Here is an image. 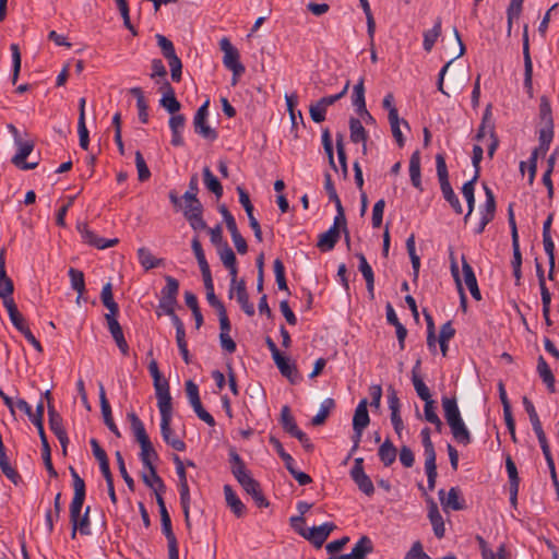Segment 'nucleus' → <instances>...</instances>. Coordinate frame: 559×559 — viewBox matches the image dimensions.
<instances>
[{
    "mask_svg": "<svg viewBox=\"0 0 559 559\" xmlns=\"http://www.w3.org/2000/svg\"><path fill=\"white\" fill-rule=\"evenodd\" d=\"M338 239L340 230H336L335 227H330L329 230L320 235L317 246L322 251H330L334 248Z\"/></svg>",
    "mask_w": 559,
    "mask_h": 559,
    "instance_id": "obj_37",
    "label": "nucleus"
},
{
    "mask_svg": "<svg viewBox=\"0 0 559 559\" xmlns=\"http://www.w3.org/2000/svg\"><path fill=\"white\" fill-rule=\"evenodd\" d=\"M173 418V411L160 413V433L163 440L176 451H185L186 443L174 435L170 427Z\"/></svg>",
    "mask_w": 559,
    "mask_h": 559,
    "instance_id": "obj_8",
    "label": "nucleus"
},
{
    "mask_svg": "<svg viewBox=\"0 0 559 559\" xmlns=\"http://www.w3.org/2000/svg\"><path fill=\"white\" fill-rule=\"evenodd\" d=\"M477 179H478V171H475L474 177L471 180H468L467 182H465L462 187V194L465 198L466 203H467V213L465 215V221H467V218L471 216V214L474 211V206H475L474 186H475V182L477 181Z\"/></svg>",
    "mask_w": 559,
    "mask_h": 559,
    "instance_id": "obj_36",
    "label": "nucleus"
},
{
    "mask_svg": "<svg viewBox=\"0 0 559 559\" xmlns=\"http://www.w3.org/2000/svg\"><path fill=\"white\" fill-rule=\"evenodd\" d=\"M78 228L83 241L91 246L96 247L97 249L110 248L118 243L117 238L106 240L104 238L98 237L94 231L88 229L86 225H80Z\"/></svg>",
    "mask_w": 559,
    "mask_h": 559,
    "instance_id": "obj_18",
    "label": "nucleus"
},
{
    "mask_svg": "<svg viewBox=\"0 0 559 559\" xmlns=\"http://www.w3.org/2000/svg\"><path fill=\"white\" fill-rule=\"evenodd\" d=\"M229 459L231 463V473L236 479L248 473L243 461L235 450L229 451Z\"/></svg>",
    "mask_w": 559,
    "mask_h": 559,
    "instance_id": "obj_54",
    "label": "nucleus"
},
{
    "mask_svg": "<svg viewBox=\"0 0 559 559\" xmlns=\"http://www.w3.org/2000/svg\"><path fill=\"white\" fill-rule=\"evenodd\" d=\"M191 247H192L193 253H194V255H195V258L198 260L201 273L205 274V273L211 272L209 263H207V261L205 259L204 251L202 249L201 242H200L198 237H194L192 239Z\"/></svg>",
    "mask_w": 559,
    "mask_h": 559,
    "instance_id": "obj_53",
    "label": "nucleus"
},
{
    "mask_svg": "<svg viewBox=\"0 0 559 559\" xmlns=\"http://www.w3.org/2000/svg\"><path fill=\"white\" fill-rule=\"evenodd\" d=\"M335 406V403H334V400L333 399H325L322 403H321V406H320V409L318 412V414L312 418V425L313 426H320L322 425L330 412L334 408Z\"/></svg>",
    "mask_w": 559,
    "mask_h": 559,
    "instance_id": "obj_52",
    "label": "nucleus"
},
{
    "mask_svg": "<svg viewBox=\"0 0 559 559\" xmlns=\"http://www.w3.org/2000/svg\"><path fill=\"white\" fill-rule=\"evenodd\" d=\"M100 299L104 306L109 310L107 314H118L119 307L114 300L111 283H107L103 286Z\"/></svg>",
    "mask_w": 559,
    "mask_h": 559,
    "instance_id": "obj_44",
    "label": "nucleus"
},
{
    "mask_svg": "<svg viewBox=\"0 0 559 559\" xmlns=\"http://www.w3.org/2000/svg\"><path fill=\"white\" fill-rule=\"evenodd\" d=\"M116 460H117V464H118V468H119V472L123 478V480L126 481L128 488L133 491L134 490V480L133 478L129 475L127 468H126V464H124V460L122 457V454L120 451H117L116 454Z\"/></svg>",
    "mask_w": 559,
    "mask_h": 559,
    "instance_id": "obj_63",
    "label": "nucleus"
},
{
    "mask_svg": "<svg viewBox=\"0 0 559 559\" xmlns=\"http://www.w3.org/2000/svg\"><path fill=\"white\" fill-rule=\"evenodd\" d=\"M409 177L412 185L423 191L421 175H420V154L418 151L414 152L409 159Z\"/></svg>",
    "mask_w": 559,
    "mask_h": 559,
    "instance_id": "obj_35",
    "label": "nucleus"
},
{
    "mask_svg": "<svg viewBox=\"0 0 559 559\" xmlns=\"http://www.w3.org/2000/svg\"><path fill=\"white\" fill-rule=\"evenodd\" d=\"M44 396L48 401V415H49V426L52 432L56 435V437H61L62 432H66L63 426H62V418L60 415L55 411L53 406L50 404V391H46Z\"/></svg>",
    "mask_w": 559,
    "mask_h": 559,
    "instance_id": "obj_30",
    "label": "nucleus"
},
{
    "mask_svg": "<svg viewBox=\"0 0 559 559\" xmlns=\"http://www.w3.org/2000/svg\"><path fill=\"white\" fill-rule=\"evenodd\" d=\"M428 518L433 528V533L438 538H442L445 533L444 522L442 515L439 512L437 503L430 498Z\"/></svg>",
    "mask_w": 559,
    "mask_h": 559,
    "instance_id": "obj_26",
    "label": "nucleus"
},
{
    "mask_svg": "<svg viewBox=\"0 0 559 559\" xmlns=\"http://www.w3.org/2000/svg\"><path fill=\"white\" fill-rule=\"evenodd\" d=\"M71 476L73 479L74 495L70 504V522L73 524L81 516L84 499H85V483L79 476L73 467H70Z\"/></svg>",
    "mask_w": 559,
    "mask_h": 559,
    "instance_id": "obj_5",
    "label": "nucleus"
},
{
    "mask_svg": "<svg viewBox=\"0 0 559 559\" xmlns=\"http://www.w3.org/2000/svg\"><path fill=\"white\" fill-rule=\"evenodd\" d=\"M238 483L242 486V488L252 496L254 502L258 507H266L269 503L266 499L264 498L259 483L251 477V475L248 473L243 474L242 476L237 478Z\"/></svg>",
    "mask_w": 559,
    "mask_h": 559,
    "instance_id": "obj_15",
    "label": "nucleus"
},
{
    "mask_svg": "<svg viewBox=\"0 0 559 559\" xmlns=\"http://www.w3.org/2000/svg\"><path fill=\"white\" fill-rule=\"evenodd\" d=\"M438 495L444 511H457L464 509V501L460 498L459 488L452 487L447 495L443 489H440Z\"/></svg>",
    "mask_w": 559,
    "mask_h": 559,
    "instance_id": "obj_19",
    "label": "nucleus"
},
{
    "mask_svg": "<svg viewBox=\"0 0 559 559\" xmlns=\"http://www.w3.org/2000/svg\"><path fill=\"white\" fill-rule=\"evenodd\" d=\"M419 365H420V361L418 360L416 362V366L413 368L412 381H413V384H414V388H415V391H416L417 395L424 402H426V401H430L432 399H431V394H430V391H429L428 386L425 384L423 379L417 374V368L419 367Z\"/></svg>",
    "mask_w": 559,
    "mask_h": 559,
    "instance_id": "obj_40",
    "label": "nucleus"
},
{
    "mask_svg": "<svg viewBox=\"0 0 559 559\" xmlns=\"http://www.w3.org/2000/svg\"><path fill=\"white\" fill-rule=\"evenodd\" d=\"M356 257L359 260V271L361 272L366 285L367 290L371 298H373V290H374V275L371 266L369 265L366 257L362 253H357Z\"/></svg>",
    "mask_w": 559,
    "mask_h": 559,
    "instance_id": "obj_31",
    "label": "nucleus"
},
{
    "mask_svg": "<svg viewBox=\"0 0 559 559\" xmlns=\"http://www.w3.org/2000/svg\"><path fill=\"white\" fill-rule=\"evenodd\" d=\"M441 404L444 418L451 429L454 440L463 445L469 444L472 442V436L461 416L456 397L443 396Z\"/></svg>",
    "mask_w": 559,
    "mask_h": 559,
    "instance_id": "obj_1",
    "label": "nucleus"
},
{
    "mask_svg": "<svg viewBox=\"0 0 559 559\" xmlns=\"http://www.w3.org/2000/svg\"><path fill=\"white\" fill-rule=\"evenodd\" d=\"M224 495L227 506L231 509L235 515L238 518L242 516L245 514L246 507L229 485L224 486Z\"/></svg>",
    "mask_w": 559,
    "mask_h": 559,
    "instance_id": "obj_33",
    "label": "nucleus"
},
{
    "mask_svg": "<svg viewBox=\"0 0 559 559\" xmlns=\"http://www.w3.org/2000/svg\"><path fill=\"white\" fill-rule=\"evenodd\" d=\"M554 138V126H544L539 130V145L536 147L532 155L538 157L539 155L545 156L547 151L549 150L550 143Z\"/></svg>",
    "mask_w": 559,
    "mask_h": 559,
    "instance_id": "obj_29",
    "label": "nucleus"
},
{
    "mask_svg": "<svg viewBox=\"0 0 559 559\" xmlns=\"http://www.w3.org/2000/svg\"><path fill=\"white\" fill-rule=\"evenodd\" d=\"M233 297H236L238 304L247 316L252 317L254 314L255 310L253 305L249 301V296L243 281H236L235 284L231 283L229 298Z\"/></svg>",
    "mask_w": 559,
    "mask_h": 559,
    "instance_id": "obj_14",
    "label": "nucleus"
},
{
    "mask_svg": "<svg viewBox=\"0 0 559 559\" xmlns=\"http://www.w3.org/2000/svg\"><path fill=\"white\" fill-rule=\"evenodd\" d=\"M336 528L332 522L323 523L307 530H299V534L310 540L316 547H321L329 535Z\"/></svg>",
    "mask_w": 559,
    "mask_h": 559,
    "instance_id": "obj_10",
    "label": "nucleus"
},
{
    "mask_svg": "<svg viewBox=\"0 0 559 559\" xmlns=\"http://www.w3.org/2000/svg\"><path fill=\"white\" fill-rule=\"evenodd\" d=\"M162 531L167 538L169 559L179 557L177 538L173 532L171 520L168 511L160 512Z\"/></svg>",
    "mask_w": 559,
    "mask_h": 559,
    "instance_id": "obj_16",
    "label": "nucleus"
},
{
    "mask_svg": "<svg viewBox=\"0 0 559 559\" xmlns=\"http://www.w3.org/2000/svg\"><path fill=\"white\" fill-rule=\"evenodd\" d=\"M166 285L160 290V298L157 308V316L160 317L163 313H173V309L176 308L179 294V282L170 276L165 275Z\"/></svg>",
    "mask_w": 559,
    "mask_h": 559,
    "instance_id": "obj_4",
    "label": "nucleus"
},
{
    "mask_svg": "<svg viewBox=\"0 0 559 559\" xmlns=\"http://www.w3.org/2000/svg\"><path fill=\"white\" fill-rule=\"evenodd\" d=\"M88 513H90V507H87L85 509L84 514L81 515L79 518V520L72 524V533H71V537L72 538H75L76 531H80L81 534H88L90 533V530H88L90 528Z\"/></svg>",
    "mask_w": 559,
    "mask_h": 559,
    "instance_id": "obj_55",
    "label": "nucleus"
},
{
    "mask_svg": "<svg viewBox=\"0 0 559 559\" xmlns=\"http://www.w3.org/2000/svg\"><path fill=\"white\" fill-rule=\"evenodd\" d=\"M135 166L138 170V176L140 181H146L151 177V171L143 158V155L140 151L135 152Z\"/></svg>",
    "mask_w": 559,
    "mask_h": 559,
    "instance_id": "obj_60",
    "label": "nucleus"
},
{
    "mask_svg": "<svg viewBox=\"0 0 559 559\" xmlns=\"http://www.w3.org/2000/svg\"><path fill=\"white\" fill-rule=\"evenodd\" d=\"M219 48L224 52L223 63L224 66L234 73L235 78H239L245 73V67L239 61V52L231 45L230 40L227 37H223L219 40Z\"/></svg>",
    "mask_w": 559,
    "mask_h": 559,
    "instance_id": "obj_6",
    "label": "nucleus"
},
{
    "mask_svg": "<svg viewBox=\"0 0 559 559\" xmlns=\"http://www.w3.org/2000/svg\"><path fill=\"white\" fill-rule=\"evenodd\" d=\"M441 35V19H437L431 29L424 32L423 46L427 52H430L436 41Z\"/></svg>",
    "mask_w": 559,
    "mask_h": 559,
    "instance_id": "obj_41",
    "label": "nucleus"
},
{
    "mask_svg": "<svg viewBox=\"0 0 559 559\" xmlns=\"http://www.w3.org/2000/svg\"><path fill=\"white\" fill-rule=\"evenodd\" d=\"M237 192L239 195V202L243 206V209L247 213V216L249 218V224H252V222H258L253 215V205L250 201L249 194L241 187H237Z\"/></svg>",
    "mask_w": 559,
    "mask_h": 559,
    "instance_id": "obj_56",
    "label": "nucleus"
},
{
    "mask_svg": "<svg viewBox=\"0 0 559 559\" xmlns=\"http://www.w3.org/2000/svg\"><path fill=\"white\" fill-rule=\"evenodd\" d=\"M159 413L173 411L169 383L162 376L153 379Z\"/></svg>",
    "mask_w": 559,
    "mask_h": 559,
    "instance_id": "obj_13",
    "label": "nucleus"
},
{
    "mask_svg": "<svg viewBox=\"0 0 559 559\" xmlns=\"http://www.w3.org/2000/svg\"><path fill=\"white\" fill-rule=\"evenodd\" d=\"M138 258L140 264L147 271L154 267H158L163 264V259L155 258L152 252L146 248H140L138 250Z\"/></svg>",
    "mask_w": 559,
    "mask_h": 559,
    "instance_id": "obj_42",
    "label": "nucleus"
},
{
    "mask_svg": "<svg viewBox=\"0 0 559 559\" xmlns=\"http://www.w3.org/2000/svg\"><path fill=\"white\" fill-rule=\"evenodd\" d=\"M372 550L373 545L371 539L368 536H361L349 554L354 559H365Z\"/></svg>",
    "mask_w": 559,
    "mask_h": 559,
    "instance_id": "obj_38",
    "label": "nucleus"
},
{
    "mask_svg": "<svg viewBox=\"0 0 559 559\" xmlns=\"http://www.w3.org/2000/svg\"><path fill=\"white\" fill-rule=\"evenodd\" d=\"M276 367L278 368L282 376L287 378L290 383L295 384L300 380V374L295 364L289 362V360L283 355L278 356V358L274 359Z\"/></svg>",
    "mask_w": 559,
    "mask_h": 559,
    "instance_id": "obj_24",
    "label": "nucleus"
},
{
    "mask_svg": "<svg viewBox=\"0 0 559 559\" xmlns=\"http://www.w3.org/2000/svg\"><path fill=\"white\" fill-rule=\"evenodd\" d=\"M14 285L12 280L7 275L5 271V257L4 249L0 250V298L3 301L4 307H9L11 304H15L12 294Z\"/></svg>",
    "mask_w": 559,
    "mask_h": 559,
    "instance_id": "obj_12",
    "label": "nucleus"
},
{
    "mask_svg": "<svg viewBox=\"0 0 559 559\" xmlns=\"http://www.w3.org/2000/svg\"><path fill=\"white\" fill-rule=\"evenodd\" d=\"M162 91L163 97L159 100L160 106L164 107L173 116L178 115L177 112L180 110L181 105L177 100L174 88L170 86L169 82H163Z\"/></svg>",
    "mask_w": 559,
    "mask_h": 559,
    "instance_id": "obj_21",
    "label": "nucleus"
},
{
    "mask_svg": "<svg viewBox=\"0 0 559 559\" xmlns=\"http://www.w3.org/2000/svg\"><path fill=\"white\" fill-rule=\"evenodd\" d=\"M157 45L159 46L164 57L166 59L173 58L176 55L174 44L166 38L164 35L157 34L156 35Z\"/></svg>",
    "mask_w": 559,
    "mask_h": 559,
    "instance_id": "obj_62",
    "label": "nucleus"
},
{
    "mask_svg": "<svg viewBox=\"0 0 559 559\" xmlns=\"http://www.w3.org/2000/svg\"><path fill=\"white\" fill-rule=\"evenodd\" d=\"M69 276L71 287L78 293L76 304H80V299L85 292L84 274L82 271L71 267L69 270Z\"/></svg>",
    "mask_w": 559,
    "mask_h": 559,
    "instance_id": "obj_45",
    "label": "nucleus"
},
{
    "mask_svg": "<svg viewBox=\"0 0 559 559\" xmlns=\"http://www.w3.org/2000/svg\"><path fill=\"white\" fill-rule=\"evenodd\" d=\"M186 124V118L183 115H174L169 119V128L171 130V144L174 146H182L183 138L181 135Z\"/></svg>",
    "mask_w": 559,
    "mask_h": 559,
    "instance_id": "obj_27",
    "label": "nucleus"
},
{
    "mask_svg": "<svg viewBox=\"0 0 559 559\" xmlns=\"http://www.w3.org/2000/svg\"><path fill=\"white\" fill-rule=\"evenodd\" d=\"M202 276H203L204 286L206 289V299H207L209 304L212 307H214L217 311L221 310L222 308H225L224 305L217 299V297L214 293V285H213L211 272L202 274Z\"/></svg>",
    "mask_w": 559,
    "mask_h": 559,
    "instance_id": "obj_46",
    "label": "nucleus"
},
{
    "mask_svg": "<svg viewBox=\"0 0 559 559\" xmlns=\"http://www.w3.org/2000/svg\"><path fill=\"white\" fill-rule=\"evenodd\" d=\"M193 128L195 133L209 141H215L217 139V132L213 129L206 120H193Z\"/></svg>",
    "mask_w": 559,
    "mask_h": 559,
    "instance_id": "obj_50",
    "label": "nucleus"
},
{
    "mask_svg": "<svg viewBox=\"0 0 559 559\" xmlns=\"http://www.w3.org/2000/svg\"><path fill=\"white\" fill-rule=\"evenodd\" d=\"M217 252L224 266L229 270V273L231 275V282L233 284H235L237 280L238 270L236 265L237 260L234 251L228 246V243H226L218 247Z\"/></svg>",
    "mask_w": 559,
    "mask_h": 559,
    "instance_id": "obj_23",
    "label": "nucleus"
},
{
    "mask_svg": "<svg viewBox=\"0 0 559 559\" xmlns=\"http://www.w3.org/2000/svg\"><path fill=\"white\" fill-rule=\"evenodd\" d=\"M523 58H524V85L527 88H532V75L533 64L530 55V41H528V25L525 24L523 28Z\"/></svg>",
    "mask_w": 559,
    "mask_h": 559,
    "instance_id": "obj_20",
    "label": "nucleus"
},
{
    "mask_svg": "<svg viewBox=\"0 0 559 559\" xmlns=\"http://www.w3.org/2000/svg\"><path fill=\"white\" fill-rule=\"evenodd\" d=\"M404 559H431L423 550L420 542H415Z\"/></svg>",
    "mask_w": 559,
    "mask_h": 559,
    "instance_id": "obj_64",
    "label": "nucleus"
},
{
    "mask_svg": "<svg viewBox=\"0 0 559 559\" xmlns=\"http://www.w3.org/2000/svg\"><path fill=\"white\" fill-rule=\"evenodd\" d=\"M462 270L465 285L467 286L471 295L473 296L474 299L480 300L481 295L477 285L476 276L474 274L472 266L468 264L464 257H462Z\"/></svg>",
    "mask_w": 559,
    "mask_h": 559,
    "instance_id": "obj_25",
    "label": "nucleus"
},
{
    "mask_svg": "<svg viewBox=\"0 0 559 559\" xmlns=\"http://www.w3.org/2000/svg\"><path fill=\"white\" fill-rule=\"evenodd\" d=\"M39 437H40V441H41V445H43V460H44L45 466L51 477H57L58 474H57V471L55 469L52 462H51L50 447L47 441L45 431H41V433H39Z\"/></svg>",
    "mask_w": 559,
    "mask_h": 559,
    "instance_id": "obj_51",
    "label": "nucleus"
},
{
    "mask_svg": "<svg viewBox=\"0 0 559 559\" xmlns=\"http://www.w3.org/2000/svg\"><path fill=\"white\" fill-rule=\"evenodd\" d=\"M362 464L364 460L361 457L356 459L350 471V476L360 491L367 496H372L374 493V486L370 477L365 473Z\"/></svg>",
    "mask_w": 559,
    "mask_h": 559,
    "instance_id": "obj_11",
    "label": "nucleus"
},
{
    "mask_svg": "<svg viewBox=\"0 0 559 559\" xmlns=\"http://www.w3.org/2000/svg\"><path fill=\"white\" fill-rule=\"evenodd\" d=\"M130 93L136 98V107L140 121L146 123L148 121L147 104L142 90L140 87H133L130 90Z\"/></svg>",
    "mask_w": 559,
    "mask_h": 559,
    "instance_id": "obj_49",
    "label": "nucleus"
},
{
    "mask_svg": "<svg viewBox=\"0 0 559 559\" xmlns=\"http://www.w3.org/2000/svg\"><path fill=\"white\" fill-rule=\"evenodd\" d=\"M281 424L283 429L293 437H296L301 431L290 413V408L287 405L283 406L281 409Z\"/></svg>",
    "mask_w": 559,
    "mask_h": 559,
    "instance_id": "obj_39",
    "label": "nucleus"
},
{
    "mask_svg": "<svg viewBox=\"0 0 559 559\" xmlns=\"http://www.w3.org/2000/svg\"><path fill=\"white\" fill-rule=\"evenodd\" d=\"M436 166H437V175L440 182L441 192L443 198L450 203L451 207L454 210L456 214H462L463 209L460 203L459 198L454 193L450 181L449 174L445 164V159L442 154H437L436 156Z\"/></svg>",
    "mask_w": 559,
    "mask_h": 559,
    "instance_id": "obj_3",
    "label": "nucleus"
},
{
    "mask_svg": "<svg viewBox=\"0 0 559 559\" xmlns=\"http://www.w3.org/2000/svg\"><path fill=\"white\" fill-rule=\"evenodd\" d=\"M5 309L8 310V313H9V317H10V320H11L12 324L17 330H20L21 328L23 329V326L27 324L25 318L19 311V309H17L15 304L9 305V307H5Z\"/></svg>",
    "mask_w": 559,
    "mask_h": 559,
    "instance_id": "obj_59",
    "label": "nucleus"
},
{
    "mask_svg": "<svg viewBox=\"0 0 559 559\" xmlns=\"http://www.w3.org/2000/svg\"><path fill=\"white\" fill-rule=\"evenodd\" d=\"M128 419L130 421L135 440L141 447L140 457L144 467L154 466L153 462L158 459V455L146 433L143 423L134 413H129Z\"/></svg>",
    "mask_w": 559,
    "mask_h": 559,
    "instance_id": "obj_2",
    "label": "nucleus"
},
{
    "mask_svg": "<svg viewBox=\"0 0 559 559\" xmlns=\"http://www.w3.org/2000/svg\"><path fill=\"white\" fill-rule=\"evenodd\" d=\"M537 372H538L539 377L542 378L543 382L546 384L549 392L554 393L556 391L555 376L543 356L538 357Z\"/></svg>",
    "mask_w": 559,
    "mask_h": 559,
    "instance_id": "obj_34",
    "label": "nucleus"
},
{
    "mask_svg": "<svg viewBox=\"0 0 559 559\" xmlns=\"http://www.w3.org/2000/svg\"><path fill=\"white\" fill-rule=\"evenodd\" d=\"M368 402L366 399L361 400L355 409V414L353 417V429L354 431L365 430V428L369 425L370 418L368 414Z\"/></svg>",
    "mask_w": 559,
    "mask_h": 559,
    "instance_id": "obj_28",
    "label": "nucleus"
},
{
    "mask_svg": "<svg viewBox=\"0 0 559 559\" xmlns=\"http://www.w3.org/2000/svg\"><path fill=\"white\" fill-rule=\"evenodd\" d=\"M275 280L281 290H288L286 277H285V266L281 259H276L273 263Z\"/></svg>",
    "mask_w": 559,
    "mask_h": 559,
    "instance_id": "obj_58",
    "label": "nucleus"
},
{
    "mask_svg": "<svg viewBox=\"0 0 559 559\" xmlns=\"http://www.w3.org/2000/svg\"><path fill=\"white\" fill-rule=\"evenodd\" d=\"M99 402H100V409L102 415L105 421V425L108 427V429L115 433L117 437H120V431L117 427V425L114 423L112 416H111V408L109 405V402L106 397V392L104 389V385L99 383Z\"/></svg>",
    "mask_w": 559,
    "mask_h": 559,
    "instance_id": "obj_22",
    "label": "nucleus"
},
{
    "mask_svg": "<svg viewBox=\"0 0 559 559\" xmlns=\"http://www.w3.org/2000/svg\"><path fill=\"white\" fill-rule=\"evenodd\" d=\"M203 180L205 187L215 194L217 199L223 195V187L218 179L213 175L209 167L203 169Z\"/></svg>",
    "mask_w": 559,
    "mask_h": 559,
    "instance_id": "obj_47",
    "label": "nucleus"
},
{
    "mask_svg": "<svg viewBox=\"0 0 559 559\" xmlns=\"http://www.w3.org/2000/svg\"><path fill=\"white\" fill-rule=\"evenodd\" d=\"M353 104L357 108V111L365 110V87L364 79H360L354 86Z\"/></svg>",
    "mask_w": 559,
    "mask_h": 559,
    "instance_id": "obj_57",
    "label": "nucleus"
},
{
    "mask_svg": "<svg viewBox=\"0 0 559 559\" xmlns=\"http://www.w3.org/2000/svg\"><path fill=\"white\" fill-rule=\"evenodd\" d=\"M350 140L354 143L362 142V152H367V132L359 119L350 118L349 120Z\"/></svg>",
    "mask_w": 559,
    "mask_h": 559,
    "instance_id": "obj_32",
    "label": "nucleus"
},
{
    "mask_svg": "<svg viewBox=\"0 0 559 559\" xmlns=\"http://www.w3.org/2000/svg\"><path fill=\"white\" fill-rule=\"evenodd\" d=\"M117 314H105V319L108 325V330L115 340L120 352L126 356L129 354V345L124 338L123 331L118 320Z\"/></svg>",
    "mask_w": 559,
    "mask_h": 559,
    "instance_id": "obj_17",
    "label": "nucleus"
},
{
    "mask_svg": "<svg viewBox=\"0 0 559 559\" xmlns=\"http://www.w3.org/2000/svg\"><path fill=\"white\" fill-rule=\"evenodd\" d=\"M10 50L12 53V63H13L12 83L15 84L19 79V74H20V70H21V52H20V48H19L17 44H12L10 46Z\"/></svg>",
    "mask_w": 559,
    "mask_h": 559,
    "instance_id": "obj_61",
    "label": "nucleus"
},
{
    "mask_svg": "<svg viewBox=\"0 0 559 559\" xmlns=\"http://www.w3.org/2000/svg\"><path fill=\"white\" fill-rule=\"evenodd\" d=\"M378 455L380 461L385 465L390 466L396 459V448L393 443L386 439L379 448Z\"/></svg>",
    "mask_w": 559,
    "mask_h": 559,
    "instance_id": "obj_43",
    "label": "nucleus"
},
{
    "mask_svg": "<svg viewBox=\"0 0 559 559\" xmlns=\"http://www.w3.org/2000/svg\"><path fill=\"white\" fill-rule=\"evenodd\" d=\"M202 213L203 206L200 200L185 201L183 216L195 231L205 230L207 228Z\"/></svg>",
    "mask_w": 559,
    "mask_h": 559,
    "instance_id": "obj_7",
    "label": "nucleus"
},
{
    "mask_svg": "<svg viewBox=\"0 0 559 559\" xmlns=\"http://www.w3.org/2000/svg\"><path fill=\"white\" fill-rule=\"evenodd\" d=\"M17 146L16 154L12 157V163L20 169L28 170L37 167L38 162L26 163V157L34 150V142L31 140L16 139L14 143Z\"/></svg>",
    "mask_w": 559,
    "mask_h": 559,
    "instance_id": "obj_9",
    "label": "nucleus"
},
{
    "mask_svg": "<svg viewBox=\"0 0 559 559\" xmlns=\"http://www.w3.org/2000/svg\"><path fill=\"white\" fill-rule=\"evenodd\" d=\"M148 474H143L142 478L146 486L152 488L155 492L164 491L165 485L163 479L157 475L156 468L154 466L146 467Z\"/></svg>",
    "mask_w": 559,
    "mask_h": 559,
    "instance_id": "obj_48",
    "label": "nucleus"
}]
</instances>
